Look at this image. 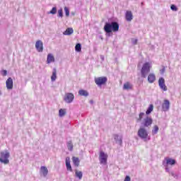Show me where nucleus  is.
I'll list each match as a JSON object with an SVG mask.
<instances>
[{
	"label": "nucleus",
	"mask_w": 181,
	"mask_h": 181,
	"mask_svg": "<svg viewBox=\"0 0 181 181\" xmlns=\"http://www.w3.org/2000/svg\"><path fill=\"white\" fill-rule=\"evenodd\" d=\"M119 29V24L115 21H112V23H105L104 26V30L105 33L110 35L112 32H118Z\"/></svg>",
	"instance_id": "nucleus-1"
},
{
	"label": "nucleus",
	"mask_w": 181,
	"mask_h": 181,
	"mask_svg": "<svg viewBox=\"0 0 181 181\" xmlns=\"http://www.w3.org/2000/svg\"><path fill=\"white\" fill-rule=\"evenodd\" d=\"M151 69H152V64L150 62H146L143 64L141 69V76L143 78L148 77V74L151 72Z\"/></svg>",
	"instance_id": "nucleus-2"
},
{
	"label": "nucleus",
	"mask_w": 181,
	"mask_h": 181,
	"mask_svg": "<svg viewBox=\"0 0 181 181\" xmlns=\"http://www.w3.org/2000/svg\"><path fill=\"white\" fill-rule=\"evenodd\" d=\"M10 153L8 152V150L1 152L0 156V163H4V165H8L9 163V156Z\"/></svg>",
	"instance_id": "nucleus-3"
},
{
	"label": "nucleus",
	"mask_w": 181,
	"mask_h": 181,
	"mask_svg": "<svg viewBox=\"0 0 181 181\" xmlns=\"http://www.w3.org/2000/svg\"><path fill=\"white\" fill-rule=\"evenodd\" d=\"M137 135L141 139H144L145 141H148V131L145 127H140L138 130Z\"/></svg>",
	"instance_id": "nucleus-4"
},
{
	"label": "nucleus",
	"mask_w": 181,
	"mask_h": 181,
	"mask_svg": "<svg viewBox=\"0 0 181 181\" xmlns=\"http://www.w3.org/2000/svg\"><path fill=\"white\" fill-rule=\"evenodd\" d=\"M153 122V119L151 117H146L141 122V125L144 128H151L152 127V123Z\"/></svg>",
	"instance_id": "nucleus-5"
},
{
	"label": "nucleus",
	"mask_w": 181,
	"mask_h": 181,
	"mask_svg": "<svg viewBox=\"0 0 181 181\" xmlns=\"http://www.w3.org/2000/svg\"><path fill=\"white\" fill-rule=\"evenodd\" d=\"M107 81H108V78H107V76L95 78V83L98 87L104 86V84L107 83Z\"/></svg>",
	"instance_id": "nucleus-6"
},
{
	"label": "nucleus",
	"mask_w": 181,
	"mask_h": 181,
	"mask_svg": "<svg viewBox=\"0 0 181 181\" xmlns=\"http://www.w3.org/2000/svg\"><path fill=\"white\" fill-rule=\"evenodd\" d=\"M108 159V155L105 153L104 151H100L99 161L100 165H107V160Z\"/></svg>",
	"instance_id": "nucleus-7"
},
{
	"label": "nucleus",
	"mask_w": 181,
	"mask_h": 181,
	"mask_svg": "<svg viewBox=\"0 0 181 181\" xmlns=\"http://www.w3.org/2000/svg\"><path fill=\"white\" fill-rule=\"evenodd\" d=\"M64 101H65L66 104H71V103L74 101V94L71 93H65Z\"/></svg>",
	"instance_id": "nucleus-8"
},
{
	"label": "nucleus",
	"mask_w": 181,
	"mask_h": 181,
	"mask_svg": "<svg viewBox=\"0 0 181 181\" xmlns=\"http://www.w3.org/2000/svg\"><path fill=\"white\" fill-rule=\"evenodd\" d=\"M158 86L163 91H168V86L165 84V78H160L158 80Z\"/></svg>",
	"instance_id": "nucleus-9"
},
{
	"label": "nucleus",
	"mask_w": 181,
	"mask_h": 181,
	"mask_svg": "<svg viewBox=\"0 0 181 181\" xmlns=\"http://www.w3.org/2000/svg\"><path fill=\"white\" fill-rule=\"evenodd\" d=\"M6 86L7 90H12L13 88V79L9 77L6 81Z\"/></svg>",
	"instance_id": "nucleus-10"
},
{
	"label": "nucleus",
	"mask_w": 181,
	"mask_h": 181,
	"mask_svg": "<svg viewBox=\"0 0 181 181\" xmlns=\"http://www.w3.org/2000/svg\"><path fill=\"white\" fill-rule=\"evenodd\" d=\"M35 49H37V52H43V42L42 40H37L35 42Z\"/></svg>",
	"instance_id": "nucleus-11"
},
{
	"label": "nucleus",
	"mask_w": 181,
	"mask_h": 181,
	"mask_svg": "<svg viewBox=\"0 0 181 181\" xmlns=\"http://www.w3.org/2000/svg\"><path fill=\"white\" fill-rule=\"evenodd\" d=\"M176 163V160L172 158H165L163 162V166H168V165H175Z\"/></svg>",
	"instance_id": "nucleus-12"
},
{
	"label": "nucleus",
	"mask_w": 181,
	"mask_h": 181,
	"mask_svg": "<svg viewBox=\"0 0 181 181\" xmlns=\"http://www.w3.org/2000/svg\"><path fill=\"white\" fill-rule=\"evenodd\" d=\"M170 107V102H169V100H165L164 103L162 105L163 110L165 112L169 111Z\"/></svg>",
	"instance_id": "nucleus-13"
},
{
	"label": "nucleus",
	"mask_w": 181,
	"mask_h": 181,
	"mask_svg": "<svg viewBox=\"0 0 181 181\" xmlns=\"http://www.w3.org/2000/svg\"><path fill=\"white\" fill-rule=\"evenodd\" d=\"M125 18L127 22H131L132 19H134V15H132V11H126Z\"/></svg>",
	"instance_id": "nucleus-14"
},
{
	"label": "nucleus",
	"mask_w": 181,
	"mask_h": 181,
	"mask_svg": "<svg viewBox=\"0 0 181 181\" xmlns=\"http://www.w3.org/2000/svg\"><path fill=\"white\" fill-rule=\"evenodd\" d=\"M40 172L44 177H46V176H47V173H49V170H47L46 166H41Z\"/></svg>",
	"instance_id": "nucleus-15"
},
{
	"label": "nucleus",
	"mask_w": 181,
	"mask_h": 181,
	"mask_svg": "<svg viewBox=\"0 0 181 181\" xmlns=\"http://www.w3.org/2000/svg\"><path fill=\"white\" fill-rule=\"evenodd\" d=\"M113 138L116 142L119 145H122V136H119L118 134H114Z\"/></svg>",
	"instance_id": "nucleus-16"
},
{
	"label": "nucleus",
	"mask_w": 181,
	"mask_h": 181,
	"mask_svg": "<svg viewBox=\"0 0 181 181\" xmlns=\"http://www.w3.org/2000/svg\"><path fill=\"white\" fill-rule=\"evenodd\" d=\"M66 170L69 172H73V168H71V164H70V157H66L65 160Z\"/></svg>",
	"instance_id": "nucleus-17"
},
{
	"label": "nucleus",
	"mask_w": 181,
	"mask_h": 181,
	"mask_svg": "<svg viewBox=\"0 0 181 181\" xmlns=\"http://www.w3.org/2000/svg\"><path fill=\"white\" fill-rule=\"evenodd\" d=\"M156 80V76L154 75V74H149L148 76V81L151 84L152 83H155V81Z\"/></svg>",
	"instance_id": "nucleus-18"
},
{
	"label": "nucleus",
	"mask_w": 181,
	"mask_h": 181,
	"mask_svg": "<svg viewBox=\"0 0 181 181\" xmlns=\"http://www.w3.org/2000/svg\"><path fill=\"white\" fill-rule=\"evenodd\" d=\"M74 30L72 28H68L64 33L63 35L65 36H70V35H73Z\"/></svg>",
	"instance_id": "nucleus-19"
},
{
	"label": "nucleus",
	"mask_w": 181,
	"mask_h": 181,
	"mask_svg": "<svg viewBox=\"0 0 181 181\" xmlns=\"http://www.w3.org/2000/svg\"><path fill=\"white\" fill-rule=\"evenodd\" d=\"M54 57L52 54H48L47 58V64H50V63H54Z\"/></svg>",
	"instance_id": "nucleus-20"
},
{
	"label": "nucleus",
	"mask_w": 181,
	"mask_h": 181,
	"mask_svg": "<svg viewBox=\"0 0 181 181\" xmlns=\"http://www.w3.org/2000/svg\"><path fill=\"white\" fill-rule=\"evenodd\" d=\"M56 78H57V70L56 68H54L52 71V75L51 76V81H56Z\"/></svg>",
	"instance_id": "nucleus-21"
},
{
	"label": "nucleus",
	"mask_w": 181,
	"mask_h": 181,
	"mask_svg": "<svg viewBox=\"0 0 181 181\" xmlns=\"http://www.w3.org/2000/svg\"><path fill=\"white\" fill-rule=\"evenodd\" d=\"M72 162L76 168H78L80 166V160L77 157H73L72 158Z\"/></svg>",
	"instance_id": "nucleus-22"
},
{
	"label": "nucleus",
	"mask_w": 181,
	"mask_h": 181,
	"mask_svg": "<svg viewBox=\"0 0 181 181\" xmlns=\"http://www.w3.org/2000/svg\"><path fill=\"white\" fill-rule=\"evenodd\" d=\"M75 176L81 180L83 179V172L75 170Z\"/></svg>",
	"instance_id": "nucleus-23"
},
{
	"label": "nucleus",
	"mask_w": 181,
	"mask_h": 181,
	"mask_svg": "<svg viewBox=\"0 0 181 181\" xmlns=\"http://www.w3.org/2000/svg\"><path fill=\"white\" fill-rule=\"evenodd\" d=\"M132 88V85L129 82H127L123 85V90H131Z\"/></svg>",
	"instance_id": "nucleus-24"
},
{
	"label": "nucleus",
	"mask_w": 181,
	"mask_h": 181,
	"mask_svg": "<svg viewBox=\"0 0 181 181\" xmlns=\"http://www.w3.org/2000/svg\"><path fill=\"white\" fill-rule=\"evenodd\" d=\"M78 94L79 95H82L83 97H88V91L86 90H80L78 91Z\"/></svg>",
	"instance_id": "nucleus-25"
},
{
	"label": "nucleus",
	"mask_w": 181,
	"mask_h": 181,
	"mask_svg": "<svg viewBox=\"0 0 181 181\" xmlns=\"http://www.w3.org/2000/svg\"><path fill=\"white\" fill-rule=\"evenodd\" d=\"M159 132V127L158 125H154L152 129V135H156Z\"/></svg>",
	"instance_id": "nucleus-26"
},
{
	"label": "nucleus",
	"mask_w": 181,
	"mask_h": 181,
	"mask_svg": "<svg viewBox=\"0 0 181 181\" xmlns=\"http://www.w3.org/2000/svg\"><path fill=\"white\" fill-rule=\"evenodd\" d=\"M152 111H153V105H150L146 112V115H149Z\"/></svg>",
	"instance_id": "nucleus-27"
},
{
	"label": "nucleus",
	"mask_w": 181,
	"mask_h": 181,
	"mask_svg": "<svg viewBox=\"0 0 181 181\" xmlns=\"http://www.w3.org/2000/svg\"><path fill=\"white\" fill-rule=\"evenodd\" d=\"M66 115V109H60L59 110V117H64Z\"/></svg>",
	"instance_id": "nucleus-28"
},
{
	"label": "nucleus",
	"mask_w": 181,
	"mask_h": 181,
	"mask_svg": "<svg viewBox=\"0 0 181 181\" xmlns=\"http://www.w3.org/2000/svg\"><path fill=\"white\" fill-rule=\"evenodd\" d=\"M75 50L76 52H81V44L77 43L75 46Z\"/></svg>",
	"instance_id": "nucleus-29"
},
{
	"label": "nucleus",
	"mask_w": 181,
	"mask_h": 181,
	"mask_svg": "<svg viewBox=\"0 0 181 181\" xmlns=\"http://www.w3.org/2000/svg\"><path fill=\"white\" fill-rule=\"evenodd\" d=\"M67 148L69 151H73V143L71 141L67 142Z\"/></svg>",
	"instance_id": "nucleus-30"
},
{
	"label": "nucleus",
	"mask_w": 181,
	"mask_h": 181,
	"mask_svg": "<svg viewBox=\"0 0 181 181\" xmlns=\"http://www.w3.org/2000/svg\"><path fill=\"white\" fill-rule=\"evenodd\" d=\"M57 13V8L53 7L48 13H50L51 15H56Z\"/></svg>",
	"instance_id": "nucleus-31"
},
{
	"label": "nucleus",
	"mask_w": 181,
	"mask_h": 181,
	"mask_svg": "<svg viewBox=\"0 0 181 181\" xmlns=\"http://www.w3.org/2000/svg\"><path fill=\"white\" fill-rule=\"evenodd\" d=\"M144 115H145V113L140 112L139 115V118L137 119V122H141L142 121V118H144Z\"/></svg>",
	"instance_id": "nucleus-32"
},
{
	"label": "nucleus",
	"mask_w": 181,
	"mask_h": 181,
	"mask_svg": "<svg viewBox=\"0 0 181 181\" xmlns=\"http://www.w3.org/2000/svg\"><path fill=\"white\" fill-rule=\"evenodd\" d=\"M64 11L66 17L70 16V10L66 6L64 7Z\"/></svg>",
	"instance_id": "nucleus-33"
},
{
	"label": "nucleus",
	"mask_w": 181,
	"mask_h": 181,
	"mask_svg": "<svg viewBox=\"0 0 181 181\" xmlns=\"http://www.w3.org/2000/svg\"><path fill=\"white\" fill-rule=\"evenodd\" d=\"M58 18H62L63 17V8H60L58 10Z\"/></svg>",
	"instance_id": "nucleus-34"
},
{
	"label": "nucleus",
	"mask_w": 181,
	"mask_h": 181,
	"mask_svg": "<svg viewBox=\"0 0 181 181\" xmlns=\"http://www.w3.org/2000/svg\"><path fill=\"white\" fill-rule=\"evenodd\" d=\"M170 9L171 11H174L175 12H176L177 11V7H176L174 4H173L170 6Z\"/></svg>",
	"instance_id": "nucleus-35"
},
{
	"label": "nucleus",
	"mask_w": 181,
	"mask_h": 181,
	"mask_svg": "<svg viewBox=\"0 0 181 181\" xmlns=\"http://www.w3.org/2000/svg\"><path fill=\"white\" fill-rule=\"evenodd\" d=\"M165 71H166V68L165 66H163L162 69L160 70V74H164Z\"/></svg>",
	"instance_id": "nucleus-36"
},
{
	"label": "nucleus",
	"mask_w": 181,
	"mask_h": 181,
	"mask_svg": "<svg viewBox=\"0 0 181 181\" xmlns=\"http://www.w3.org/2000/svg\"><path fill=\"white\" fill-rule=\"evenodd\" d=\"M132 45H136V43H138V40L132 38Z\"/></svg>",
	"instance_id": "nucleus-37"
},
{
	"label": "nucleus",
	"mask_w": 181,
	"mask_h": 181,
	"mask_svg": "<svg viewBox=\"0 0 181 181\" xmlns=\"http://www.w3.org/2000/svg\"><path fill=\"white\" fill-rule=\"evenodd\" d=\"M124 181H131V177H129V175H127L124 178Z\"/></svg>",
	"instance_id": "nucleus-38"
},
{
	"label": "nucleus",
	"mask_w": 181,
	"mask_h": 181,
	"mask_svg": "<svg viewBox=\"0 0 181 181\" xmlns=\"http://www.w3.org/2000/svg\"><path fill=\"white\" fill-rule=\"evenodd\" d=\"M8 75V71L6 70H3L2 71V76H7Z\"/></svg>",
	"instance_id": "nucleus-39"
},
{
	"label": "nucleus",
	"mask_w": 181,
	"mask_h": 181,
	"mask_svg": "<svg viewBox=\"0 0 181 181\" xmlns=\"http://www.w3.org/2000/svg\"><path fill=\"white\" fill-rule=\"evenodd\" d=\"M100 58H101L102 60H104V56L101 55Z\"/></svg>",
	"instance_id": "nucleus-40"
},
{
	"label": "nucleus",
	"mask_w": 181,
	"mask_h": 181,
	"mask_svg": "<svg viewBox=\"0 0 181 181\" xmlns=\"http://www.w3.org/2000/svg\"><path fill=\"white\" fill-rule=\"evenodd\" d=\"M0 95H2V92L0 90Z\"/></svg>",
	"instance_id": "nucleus-41"
},
{
	"label": "nucleus",
	"mask_w": 181,
	"mask_h": 181,
	"mask_svg": "<svg viewBox=\"0 0 181 181\" xmlns=\"http://www.w3.org/2000/svg\"><path fill=\"white\" fill-rule=\"evenodd\" d=\"M141 6H144V2L141 3Z\"/></svg>",
	"instance_id": "nucleus-42"
}]
</instances>
